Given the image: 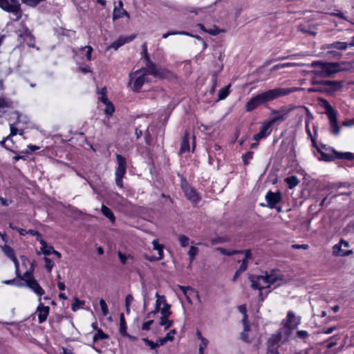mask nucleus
I'll return each mask as SVG.
<instances>
[{"label": "nucleus", "instance_id": "obj_1", "mask_svg": "<svg viewBox=\"0 0 354 354\" xmlns=\"http://www.w3.org/2000/svg\"><path fill=\"white\" fill-rule=\"evenodd\" d=\"M301 88H275L261 93L252 98L245 104V111L251 112L261 104L274 100L278 97L289 95L301 90Z\"/></svg>", "mask_w": 354, "mask_h": 354}, {"label": "nucleus", "instance_id": "obj_2", "mask_svg": "<svg viewBox=\"0 0 354 354\" xmlns=\"http://www.w3.org/2000/svg\"><path fill=\"white\" fill-rule=\"evenodd\" d=\"M249 279L251 282V287L253 289L259 290V297L261 301L264 299L261 290L268 288L272 284L277 283V286L284 282L283 276L279 270H272L265 276L250 275Z\"/></svg>", "mask_w": 354, "mask_h": 354}, {"label": "nucleus", "instance_id": "obj_3", "mask_svg": "<svg viewBox=\"0 0 354 354\" xmlns=\"http://www.w3.org/2000/svg\"><path fill=\"white\" fill-rule=\"evenodd\" d=\"M34 269L35 266L32 263L29 269L23 275L19 274V276H17V279H15V286L17 287H28L38 297H41L45 294V290L40 286L35 278L33 274Z\"/></svg>", "mask_w": 354, "mask_h": 354}, {"label": "nucleus", "instance_id": "obj_4", "mask_svg": "<svg viewBox=\"0 0 354 354\" xmlns=\"http://www.w3.org/2000/svg\"><path fill=\"white\" fill-rule=\"evenodd\" d=\"M312 66L317 67L315 73L321 77H330L343 70L342 65L337 62H324L316 61L312 63Z\"/></svg>", "mask_w": 354, "mask_h": 354}, {"label": "nucleus", "instance_id": "obj_5", "mask_svg": "<svg viewBox=\"0 0 354 354\" xmlns=\"http://www.w3.org/2000/svg\"><path fill=\"white\" fill-rule=\"evenodd\" d=\"M321 106L325 109L326 113L328 116L330 132L335 136L339 135L340 132V127L337 122V111L326 100H321Z\"/></svg>", "mask_w": 354, "mask_h": 354}, {"label": "nucleus", "instance_id": "obj_6", "mask_svg": "<svg viewBox=\"0 0 354 354\" xmlns=\"http://www.w3.org/2000/svg\"><path fill=\"white\" fill-rule=\"evenodd\" d=\"M149 75L147 68H142L129 73V85L135 92H139L147 82V76Z\"/></svg>", "mask_w": 354, "mask_h": 354}, {"label": "nucleus", "instance_id": "obj_7", "mask_svg": "<svg viewBox=\"0 0 354 354\" xmlns=\"http://www.w3.org/2000/svg\"><path fill=\"white\" fill-rule=\"evenodd\" d=\"M144 59L146 61V66L149 75H151L155 77L167 78L170 76V72L164 68L157 67L155 64L151 62L147 54V49L145 45H143Z\"/></svg>", "mask_w": 354, "mask_h": 354}, {"label": "nucleus", "instance_id": "obj_8", "mask_svg": "<svg viewBox=\"0 0 354 354\" xmlns=\"http://www.w3.org/2000/svg\"><path fill=\"white\" fill-rule=\"evenodd\" d=\"M313 84H317L318 86L310 87L308 89V92H326L333 93L338 91L341 86L342 83L337 81L323 80L320 82L313 81Z\"/></svg>", "mask_w": 354, "mask_h": 354}, {"label": "nucleus", "instance_id": "obj_9", "mask_svg": "<svg viewBox=\"0 0 354 354\" xmlns=\"http://www.w3.org/2000/svg\"><path fill=\"white\" fill-rule=\"evenodd\" d=\"M301 323V318L296 317L292 311H288L286 319L282 321V331H285V340H288L292 330L295 329Z\"/></svg>", "mask_w": 354, "mask_h": 354}, {"label": "nucleus", "instance_id": "obj_10", "mask_svg": "<svg viewBox=\"0 0 354 354\" xmlns=\"http://www.w3.org/2000/svg\"><path fill=\"white\" fill-rule=\"evenodd\" d=\"M0 8L12 14L15 17V21L19 20L22 17L21 3L18 0H0Z\"/></svg>", "mask_w": 354, "mask_h": 354}, {"label": "nucleus", "instance_id": "obj_11", "mask_svg": "<svg viewBox=\"0 0 354 354\" xmlns=\"http://www.w3.org/2000/svg\"><path fill=\"white\" fill-rule=\"evenodd\" d=\"M118 167L116 168L115 176L116 185L122 188L123 187V178L127 171V161L124 157L121 155H116Z\"/></svg>", "mask_w": 354, "mask_h": 354}, {"label": "nucleus", "instance_id": "obj_12", "mask_svg": "<svg viewBox=\"0 0 354 354\" xmlns=\"http://www.w3.org/2000/svg\"><path fill=\"white\" fill-rule=\"evenodd\" d=\"M12 114L15 115L17 120L15 122L10 124V136H16L18 133L20 135H23L24 128L20 127L19 124L21 122L26 124L28 122V118L25 115H21L18 111H14Z\"/></svg>", "mask_w": 354, "mask_h": 354}, {"label": "nucleus", "instance_id": "obj_13", "mask_svg": "<svg viewBox=\"0 0 354 354\" xmlns=\"http://www.w3.org/2000/svg\"><path fill=\"white\" fill-rule=\"evenodd\" d=\"M19 44L26 43L29 47H35V37L26 27L16 31Z\"/></svg>", "mask_w": 354, "mask_h": 354}, {"label": "nucleus", "instance_id": "obj_14", "mask_svg": "<svg viewBox=\"0 0 354 354\" xmlns=\"http://www.w3.org/2000/svg\"><path fill=\"white\" fill-rule=\"evenodd\" d=\"M315 147L321 156L319 160L331 162L337 159V151L334 149L326 147V145H322L321 148L317 145Z\"/></svg>", "mask_w": 354, "mask_h": 354}, {"label": "nucleus", "instance_id": "obj_15", "mask_svg": "<svg viewBox=\"0 0 354 354\" xmlns=\"http://www.w3.org/2000/svg\"><path fill=\"white\" fill-rule=\"evenodd\" d=\"M281 341L284 342L287 340H285V331H282V328H281L277 333L272 335L268 339L267 342L268 352H270V349L272 348L278 349L279 344Z\"/></svg>", "mask_w": 354, "mask_h": 354}, {"label": "nucleus", "instance_id": "obj_16", "mask_svg": "<svg viewBox=\"0 0 354 354\" xmlns=\"http://www.w3.org/2000/svg\"><path fill=\"white\" fill-rule=\"evenodd\" d=\"M289 112L290 110L284 107L278 110L272 109L270 113L271 118L269 120L270 123L273 124L277 122L284 121L287 118Z\"/></svg>", "mask_w": 354, "mask_h": 354}, {"label": "nucleus", "instance_id": "obj_17", "mask_svg": "<svg viewBox=\"0 0 354 354\" xmlns=\"http://www.w3.org/2000/svg\"><path fill=\"white\" fill-rule=\"evenodd\" d=\"M39 304L37 308L35 314L37 315L38 322L39 324H41L46 320V319L49 315L50 308H49V306H44L41 302V297H39Z\"/></svg>", "mask_w": 354, "mask_h": 354}, {"label": "nucleus", "instance_id": "obj_18", "mask_svg": "<svg viewBox=\"0 0 354 354\" xmlns=\"http://www.w3.org/2000/svg\"><path fill=\"white\" fill-rule=\"evenodd\" d=\"M272 124L270 123L269 120L268 122H263L260 127L259 132L254 135L253 140L259 141L268 137L272 132Z\"/></svg>", "mask_w": 354, "mask_h": 354}, {"label": "nucleus", "instance_id": "obj_19", "mask_svg": "<svg viewBox=\"0 0 354 354\" xmlns=\"http://www.w3.org/2000/svg\"><path fill=\"white\" fill-rule=\"evenodd\" d=\"M124 16L129 18V13L123 8V3L122 1H119L118 5L115 6L113 12V19L117 20L123 17Z\"/></svg>", "mask_w": 354, "mask_h": 354}, {"label": "nucleus", "instance_id": "obj_20", "mask_svg": "<svg viewBox=\"0 0 354 354\" xmlns=\"http://www.w3.org/2000/svg\"><path fill=\"white\" fill-rule=\"evenodd\" d=\"M266 199L268 206L273 208L276 204L280 202L281 194L279 192L273 193L272 192H268L266 196Z\"/></svg>", "mask_w": 354, "mask_h": 354}, {"label": "nucleus", "instance_id": "obj_21", "mask_svg": "<svg viewBox=\"0 0 354 354\" xmlns=\"http://www.w3.org/2000/svg\"><path fill=\"white\" fill-rule=\"evenodd\" d=\"M184 193L190 201L192 203H198L200 201V197L198 195L196 190H194L192 187H190L189 186L184 187H183Z\"/></svg>", "mask_w": 354, "mask_h": 354}, {"label": "nucleus", "instance_id": "obj_22", "mask_svg": "<svg viewBox=\"0 0 354 354\" xmlns=\"http://www.w3.org/2000/svg\"><path fill=\"white\" fill-rule=\"evenodd\" d=\"M348 46H354V37L349 44L346 42L335 41L329 44L328 48H333L339 50H346Z\"/></svg>", "mask_w": 354, "mask_h": 354}, {"label": "nucleus", "instance_id": "obj_23", "mask_svg": "<svg viewBox=\"0 0 354 354\" xmlns=\"http://www.w3.org/2000/svg\"><path fill=\"white\" fill-rule=\"evenodd\" d=\"M152 244H153V250H157L158 256V257L151 259V260H160V259H163V257H164V255H163V248L164 247H163V245L160 244L157 239H154L152 241Z\"/></svg>", "mask_w": 354, "mask_h": 354}, {"label": "nucleus", "instance_id": "obj_24", "mask_svg": "<svg viewBox=\"0 0 354 354\" xmlns=\"http://www.w3.org/2000/svg\"><path fill=\"white\" fill-rule=\"evenodd\" d=\"M162 307L160 308L162 316H169L171 314L170 311L171 306L167 304L165 297L164 295L162 296Z\"/></svg>", "mask_w": 354, "mask_h": 354}, {"label": "nucleus", "instance_id": "obj_25", "mask_svg": "<svg viewBox=\"0 0 354 354\" xmlns=\"http://www.w3.org/2000/svg\"><path fill=\"white\" fill-rule=\"evenodd\" d=\"M101 211L103 215L106 216L107 218H109L111 223H114L115 216L112 211L109 207L102 205L101 207Z\"/></svg>", "mask_w": 354, "mask_h": 354}, {"label": "nucleus", "instance_id": "obj_26", "mask_svg": "<svg viewBox=\"0 0 354 354\" xmlns=\"http://www.w3.org/2000/svg\"><path fill=\"white\" fill-rule=\"evenodd\" d=\"M176 333V330L175 329L171 330L169 333H167L165 337H164L162 338H160L158 339L159 344H160V346H162V345L165 344L168 341H170V342L173 341L174 335Z\"/></svg>", "mask_w": 354, "mask_h": 354}, {"label": "nucleus", "instance_id": "obj_27", "mask_svg": "<svg viewBox=\"0 0 354 354\" xmlns=\"http://www.w3.org/2000/svg\"><path fill=\"white\" fill-rule=\"evenodd\" d=\"M162 296L160 295L158 292L156 294V297L157 298L156 301V306L155 310L149 313L147 315V317H150L151 314H156V313L160 311V306L162 304Z\"/></svg>", "mask_w": 354, "mask_h": 354}, {"label": "nucleus", "instance_id": "obj_28", "mask_svg": "<svg viewBox=\"0 0 354 354\" xmlns=\"http://www.w3.org/2000/svg\"><path fill=\"white\" fill-rule=\"evenodd\" d=\"M285 181L288 184V187L290 189L294 188L299 183V180L297 176H292L286 178L285 179Z\"/></svg>", "mask_w": 354, "mask_h": 354}, {"label": "nucleus", "instance_id": "obj_29", "mask_svg": "<svg viewBox=\"0 0 354 354\" xmlns=\"http://www.w3.org/2000/svg\"><path fill=\"white\" fill-rule=\"evenodd\" d=\"M109 336L107 334L104 333L102 329H98V330H97V332L93 335V342H95L100 339H109Z\"/></svg>", "mask_w": 354, "mask_h": 354}, {"label": "nucleus", "instance_id": "obj_30", "mask_svg": "<svg viewBox=\"0 0 354 354\" xmlns=\"http://www.w3.org/2000/svg\"><path fill=\"white\" fill-rule=\"evenodd\" d=\"M337 159H342V160H354V153L351 152H339L337 151Z\"/></svg>", "mask_w": 354, "mask_h": 354}, {"label": "nucleus", "instance_id": "obj_31", "mask_svg": "<svg viewBox=\"0 0 354 354\" xmlns=\"http://www.w3.org/2000/svg\"><path fill=\"white\" fill-rule=\"evenodd\" d=\"M129 41L130 39L127 38L120 37L118 40L113 42L111 45V47L112 48H114L115 50H118L120 46H122V45H124Z\"/></svg>", "mask_w": 354, "mask_h": 354}, {"label": "nucleus", "instance_id": "obj_32", "mask_svg": "<svg viewBox=\"0 0 354 354\" xmlns=\"http://www.w3.org/2000/svg\"><path fill=\"white\" fill-rule=\"evenodd\" d=\"M120 333L122 335H128L126 322L123 314L120 315Z\"/></svg>", "mask_w": 354, "mask_h": 354}, {"label": "nucleus", "instance_id": "obj_33", "mask_svg": "<svg viewBox=\"0 0 354 354\" xmlns=\"http://www.w3.org/2000/svg\"><path fill=\"white\" fill-rule=\"evenodd\" d=\"M230 85H228L227 86H225L219 90L218 91V100H225L230 94Z\"/></svg>", "mask_w": 354, "mask_h": 354}, {"label": "nucleus", "instance_id": "obj_34", "mask_svg": "<svg viewBox=\"0 0 354 354\" xmlns=\"http://www.w3.org/2000/svg\"><path fill=\"white\" fill-rule=\"evenodd\" d=\"M169 316H162L159 324L165 326V330H167L173 324V321L168 319Z\"/></svg>", "mask_w": 354, "mask_h": 354}, {"label": "nucleus", "instance_id": "obj_35", "mask_svg": "<svg viewBox=\"0 0 354 354\" xmlns=\"http://www.w3.org/2000/svg\"><path fill=\"white\" fill-rule=\"evenodd\" d=\"M1 250L4 254L10 259L15 256L14 250L8 245L1 246Z\"/></svg>", "mask_w": 354, "mask_h": 354}, {"label": "nucleus", "instance_id": "obj_36", "mask_svg": "<svg viewBox=\"0 0 354 354\" xmlns=\"http://www.w3.org/2000/svg\"><path fill=\"white\" fill-rule=\"evenodd\" d=\"M104 104L105 105V108L104 110V113L106 115L107 117L112 116L115 111L113 104L110 101L108 102V103H105Z\"/></svg>", "mask_w": 354, "mask_h": 354}, {"label": "nucleus", "instance_id": "obj_37", "mask_svg": "<svg viewBox=\"0 0 354 354\" xmlns=\"http://www.w3.org/2000/svg\"><path fill=\"white\" fill-rule=\"evenodd\" d=\"M189 150V139L187 135L185 136L183 140H182L181 147L180 149V153H184Z\"/></svg>", "mask_w": 354, "mask_h": 354}, {"label": "nucleus", "instance_id": "obj_38", "mask_svg": "<svg viewBox=\"0 0 354 354\" xmlns=\"http://www.w3.org/2000/svg\"><path fill=\"white\" fill-rule=\"evenodd\" d=\"M342 245L339 243L337 244H335L333 247V254L334 256H336V257H338V256L343 257V253H344V250H342Z\"/></svg>", "mask_w": 354, "mask_h": 354}, {"label": "nucleus", "instance_id": "obj_39", "mask_svg": "<svg viewBox=\"0 0 354 354\" xmlns=\"http://www.w3.org/2000/svg\"><path fill=\"white\" fill-rule=\"evenodd\" d=\"M106 87L102 88V90L100 91H99V93H98V95H99L98 99L103 104L108 103V102H109V99L106 97Z\"/></svg>", "mask_w": 354, "mask_h": 354}, {"label": "nucleus", "instance_id": "obj_40", "mask_svg": "<svg viewBox=\"0 0 354 354\" xmlns=\"http://www.w3.org/2000/svg\"><path fill=\"white\" fill-rule=\"evenodd\" d=\"M198 252V249L197 247L193 245L190 247L188 251V256L189 258L190 263H192V261H194L195 256L197 254Z\"/></svg>", "mask_w": 354, "mask_h": 354}, {"label": "nucleus", "instance_id": "obj_41", "mask_svg": "<svg viewBox=\"0 0 354 354\" xmlns=\"http://www.w3.org/2000/svg\"><path fill=\"white\" fill-rule=\"evenodd\" d=\"M216 250L218 251H219L220 253H221L222 254L227 255V256H230V255H233L235 254H238L239 252H242V250H227L226 249L223 248H216Z\"/></svg>", "mask_w": 354, "mask_h": 354}, {"label": "nucleus", "instance_id": "obj_42", "mask_svg": "<svg viewBox=\"0 0 354 354\" xmlns=\"http://www.w3.org/2000/svg\"><path fill=\"white\" fill-rule=\"evenodd\" d=\"M53 247L48 245L46 242H45V245H41V251L45 255L50 254L53 252Z\"/></svg>", "mask_w": 354, "mask_h": 354}, {"label": "nucleus", "instance_id": "obj_43", "mask_svg": "<svg viewBox=\"0 0 354 354\" xmlns=\"http://www.w3.org/2000/svg\"><path fill=\"white\" fill-rule=\"evenodd\" d=\"M46 0H21V2L30 7H36L40 3L45 1Z\"/></svg>", "mask_w": 354, "mask_h": 354}, {"label": "nucleus", "instance_id": "obj_44", "mask_svg": "<svg viewBox=\"0 0 354 354\" xmlns=\"http://www.w3.org/2000/svg\"><path fill=\"white\" fill-rule=\"evenodd\" d=\"M142 340L147 346L150 347L151 349H155L160 346V344H159L158 340H157L156 342H153V341L149 340L147 338H143Z\"/></svg>", "mask_w": 354, "mask_h": 354}, {"label": "nucleus", "instance_id": "obj_45", "mask_svg": "<svg viewBox=\"0 0 354 354\" xmlns=\"http://www.w3.org/2000/svg\"><path fill=\"white\" fill-rule=\"evenodd\" d=\"M253 158V152L248 151L242 156V160L245 165H248L250 163V161Z\"/></svg>", "mask_w": 354, "mask_h": 354}, {"label": "nucleus", "instance_id": "obj_46", "mask_svg": "<svg viewBox=\"0 0 354 354\" xmlns=\"http://www.w3.org/2000/svg\"><path fill=\"white\" fill-rule=\"evenodd\" d=\"M99 304L102 310V315L104 316L107 315L109 314V308L105 301L103 299H100Z\"/></svg>", "mask_w": 354, "mask_h": 354}, {"label": "nucleus", "instance_id": "obj_47", "mask_svg": "<svg viewBox=\"0 0 354 354\" xmlns=\"http://www.w3.org/2000/svg\"><path fill=\"white\" fill-rule=\"evenodd\" d=\"M133 301V297L131 295H128L125 299V308L127 313H130V306Z\"/></svg>", "mask_w": 354, "mask_h": 354}, {"label": "nucleus", "instance_id": "obj_48", "mask_svg": "<svg viewBox=\"0 0 354 354\" xmlns=\"http://www.w3.org/2000/svg\"><path fill=\"white\" fill-rule=\"evenodd\" d=\"M81 50L86 52V58L87 60L90 61L91 59L93 48L90 46H85L81 48Z\"/></svg>", "mask_w": 354, "mask_h": 354}, {"label": "nucleus", "instance_id": "obj_49", "mask_svg": "<svg viewBox=\"0 0 354 354\" xmlns=\"http://www.w3.org/2000/svg\"><path fill=\"white\" fill-rule=\"evenodd\" d=\"M12 106V102L6 98L0 97V108H8Z\"/></svg>", "mask_w": 354, "mask_h": 354}, {"label": "nucleus", "instance_id": "obj_50", "mask_svg": "<svg viewBox=\"0 0 354 354\" xmlns=\"http://www.w3.org/2000/svg\"><path fill=\"white\" fill-rule=\"evenodd\" d=\"M178 241L182 247H187L189 243V239L185 235L179 236Z\"/></svg>", "mask_w": 354, "mask_h": 354}, {"label": "nucleus", "instance_id": "obj_51", "mask_svg": "<svg viewBox=\"0 0 354 354\" xmlns=\"http://www.w3.org/2000/svg\"><path fill=\"white\" fill-rule=\"evenodd\" d=\"M44 261L46 263L45 264L46 269L47 270V271L48 272H50L52 271V269H53L54 265H55L53 261L47 257H44Z\"/></svg>", "mask_w": 354, "mask_h": 354}, {"label": "nucleus", "instance_id": "obj_52", "mask_svg": "<svg viewBox=\"0 0 354 354\" xmlns=\"http://www.w3.org/2000/svg\"><path fill=\"white\" fill-rule=\"evenodd\" d=\"M84 301H80L79 299L77 298H75L74 299V302L73 304H72V310L73 311H76L79 308H80V306L81 305H84Z\"/></svg>", "mask_w": 354, "mask_h": 354}, {"label": "nucleus", "instance_id": "obj_53", "mask_svg": "<svg viewBox=\"0 0 354 354\" xmlns=\"http://www.w3.org/2000/svg\"><path fill=\"white\" fill-rule=\"evenodd\" d=\"M201 344L199 345V354H204V350L206 348L208 344V340L206 338L202 339L201 340Z\"/></svg>", "mask_w": 354, "mask_h": 354}, {"label": "nucleus", "instance_id": "obj_54", "mask_svg": "<svg viewBox=\"0 0 354 354\" xmlns=\"http://www.w3.org/2000/svg\"><path fill=\"white\" fill-rule=\"evenodd\" d=\"M221 32H223V30H220L216 26H214L212 28H211L209 29H207V31H206V32H207V33H209V34H210L212 35H218Z\"/></svg>", "mask_w": 354, "mask_h": 354}, {"label": "nucleus", "instance_id": "obj_55", "mask_svg": "<svg viewBox=\"0 0 354 354\" xmlns=\"http://www.w3.org/2000/svg\"><path fill=\"white\" fill-rule=\"evenodd\" d=\"M189 35V32L181 31V32H167L162 35V38L166 39L170 35Z\"/></svg>", "mask_w": 354, "mask_h": 354}, {"label": "nucleus", "instance_id": "obj_56", "mask_svg": "<svg viewBox=\"0 0 354 354\" xmlns=\"http://www.w3.org/2000/svg\"><path fill=\"white\" fill-rule=\"evenodd\" d=\"M297 336L300 339H306L309 336V334L306 330H301L297 332Z\"/></svg>", "mask_w": 354, "mask_h": 354}, {"label": "nucleus", "instance_id": "obj_57", "mask_svg": "<svg viewBox=\"0 0 354 354\" xmlns=\"http://www.w3.org/2000/svg\"><path fill=\"white\" fill-rule=\"evenodd\" d=\"M11 260L13 261V263H15V272H16V274L17 276H19V261L17 260V259L16 258V257L15 256L14 258H12Z\"/></svg>", "mask_w": 354, "mask_h": 354}, {"label": "nucleus", "instance_id": "obj_58", "mask_svg": "<svg viewBox=\"0 0 354 354\" xmlns=\"http://www.w3.org/2000/svg\"><path fill=\"white\" fill-rule=\"evenodd\" d=\"M11 260L13 261V263H15V272H16V274L17 276H19V261L17 260V259L16 258V257L15 256L14 258H12Z\"/></svg>", "mask_w": 354, "mask_h": 354}, {"label": "nucleus", "instance_id": "obj_59", "mask_svg": "<svg viewBox=\"0 0 354 354\" xmlns=\"http://www.w3.org/2000/svg\"><path fill=\"white\" fill-rule=\"evenodd\" d=\"M11 260L13 261V263H15V272H16V274L17 276H19V261L17 260V259L16 258V257L15 256L14 258H12Z\"/></svg>", "mask_w": 354, "mask_h": 354}, {"label": "nucleus", "instance_id": "obj_60", "mask_svg": "<svg viewBox=\"0 0 354 354\" xmlns=\"http://www.w3.org/2000/svg\"><path fill=\"white\" fill-rule=\"evenodd\" d=\"M212 84H213L212 87L209 91L211 94H212L214 92L215 88L217 86V77H216V75H215V74L212 77Z\"/></svg>", "mask_w": 354, "mask_h": 354}, {"label": "nucleus", "instance_id": "obj_61", "mask_svg": "<svg viewBox=\"0 0 354 354\" xmlns=\"http://www.w3.org/2000/svg\"><path fill=\"white\" fill-rule=\"evenodd\" d=\"M153 322V320H149L147 322H144L142 326V329L143 330H149L150 329V326Z\"/></svg>", "mask_w": 354, "mask_h": 354}, {"label": "nucleus", "instance_id": "obj_62", "mask_svg": "<svg viewBox=\"0 0 354 354\" xmlns=\"http://www.w3.org/2000/svg\"><path fill=\"white\" fill-rule=\"evenodd\" d=\"M39 149V147L36 145H29L28 146V149L26 151V152L22 151L21 153H28L30 151H35Z\"/></svg>", "mask_w": 354, "mask_h": 354}, {"label": "nucleus", "instance_id": "obj_63", "mask_svg": "<svg viewBox=\"0 0 354 354\" xmlns=\"http://www.w3.org/2000/svg\"><path fill=\"white\" fill-rule=\"evenodd\" d=\"M118 258L120 259L121 263L123 264H125L127 259V257L124 254L122 253L120 251L118 252Z\"/></svg>", "mask_w": 354, "mask_h": 354}, {"label": "nucleus", "instance_id": "obj_64", "mask_svg": "<svg viewBox=\"0 0 354 354\" xmlns=\"http://www.w3.org/2000/svg\"><path fill=\"white\" fill-rule=\"evenodd\" d=\"M248 261L246 259H243L241 262V265L239 267L240 272H244L248 268Z\"/></svg>", "mask_w": 354, "mask_h": 354}]
</instances>
